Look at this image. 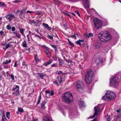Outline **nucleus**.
Here are the masks:
<instances>
[{
  "instance_id": "nucleus-1",
  "label": "nucleus",
  "mask_w": 121,
  "mask_h": 121,
  "mask_svg": "<svg viewBox=\"0 0 121 121\" xmlns=\"http://www.w3.org/2000/svg\"><path fill=\"white\" fill-rule=\"evenodd\" d=\"M63 100L69 104L71 103L73 101V97L72 94L69 92H65L62 95Z\"/></svg>"
},
{
  "instance_id": "nucleus-2",
  "label": "nucleus",
  "mask_w": 121,
  "mask_h": 121,
  "mask_svg": "<svg viewBox=\"0 0 121 121\" xmlns=\"http://www.w3.org/2000/svg\"><path fill=\"white\" fill-rule=\"evenodd\" d=\"M116 97V95L114 92L108 91L103 97L102 99L104 100L109 101L115 98Z\"/></svg>"
},
{
  "instance_id": "nucleus-3",
  "label": "nucleus",
  "mask_w": 121,
  "mask_h": 121,
  "mask_svg": "<svg viewBox=\"0 0 121 121\" xmlns=\"http://www.w3.org/2000/svg\"><path fill=\"white\" fill-rule=\"evenodd\" d=\"M93 72L91 70H88L85 76V80L88 83L91 82L93 80Z\"/></svg>"
},
{
  "instance_id": "nucleus-4",
  "label": "nucleus",
  "mask_w": 121,
  "mask_h": 121,
  "mask_svg": "<svg viewBox=\"0 0 121 121\" xmlns=\"http://www.w3.org/2000/svg\"><path fill=\"white\" fill-rule=\"evenodd\" d=\"M119 82L118 77L116 76H113L110 79L109 84L110 86H114L117 85Z\"/></svg>"
},
{
  "instance_id": "nucleus-5",
  "label": "nucleus",
  "mask_w": 121,
  "mask_h": 121,
  "mask_svg": "<svg viewBox=\"0 0 121 121\" xmlns=\"http://www.w3.org/2000/svg\"><path fill=\"white\" fill-rule=\"evenodd\" d=\"M94 27L97 29H100L102 26L101 21L96 18L94 19Z\"/></svg>"
},
{
  "instance_id": "nucleus-6",
  "label": "nucleus",
  "mask_w": 121,
  "mask_h": 121,
  "mask_svg": "<svg viewBox=\"0 0 121 121\" xmlns=\"http://www.w3.org/2000/svg\"><path fill=\"white\" fill-rule=\"evenodd\" d=\"M104 43H107L112 39V37L109 32L107 31H104Z\"/></svg>"
},
{
  "instance_id": "nucleus-7",
  "label": "nucleus",
  "mask_w": 121,
  "mask_h": 121,
  "mask_svg": "<svg viewBox=\"0 0 121 121\" xmlns=\"http://www.w3.org/2000/svg\"><path fill=\"white\" fill-rule=\"evenodd\" d=\"M76 87L77 90L79 92L82 93L83 92V84L82 82L79 81L77 82L76 83Z\"/></svg>"
},
{
  "instance_id": "nucleus-8",
  "label": "nucleus",
  "mask_w": 121,
  "mask_h": 121,
  "mask_svg": "<svg viewBox=\"0 0 121 121\" xmlns=\"http://www.w3.org/2000/svg\"><path fill=\"white\" fill-rule=\"evenodd\" d=\"M104 31H101L98 34V38L100 41L103 43H104Z\"/></svg>"
},
{
  "instance_id": "nucleus-9",
  "label": "nucleus",
  "mask_w": 121,
  "mask_h": 121,
  "mask_svg": "<svg viewBox=\"0 0 121 121\" xmlns=\"http://www.w3.org/2000/svg\"><path fill=\"white\" fill-rule=\"evenodd\" d=\"M94 109L95 112L94 114V115L92 116H90V118H94L98 114V112L100 109V108L98 107H94Z\"/></svg>"
},
{
  "instance_id": "nucleus-10",
  "label": "nucleus",
  "mask_w": 121,
  "mask_h": 121,
  "mask_svg": "<svg viewBox=\"0 0 121 121\" xmlns=\"http://www.w3.org/2000/svg\"><path fill=\"white\" fill-rule=\"evenodd\" d=\"M12 90L14 91L13 94L14 96H17L19 94V86H17L15 88H13Z\"/></svg>"
},
{
  "instance_id": "nucleus-11",
  "label": "nucleus",
  "mask_w": 121,
  "mask_h": 121,
  "mask_svg": "<svg viewBox=\"0 0 121 121\" xmlns=\"http://www.w3.org/2000/svg\"><path fill=\"white\" fill-rule=\"evenodd\" d=\"M6 17L7 20L9 21H11L12 19L15 17V16L14 14L9 13L6 15Z\"/></svg>"
},
{
  "instance_id": "nucleus-12",
  "label": "nucleus",
  "mask_w": 121,
  "mask_h": 121,
  "mask_svg": "<svg viewBox=\"0 0 121 121\" xmlns=\"http://www.w3.org/2000/svg\"><path fill=\"white\" fill-rule=\"evenodd\" d=\"M42 46L43 48L44 51L46 55L48 56H49L50 55V52L48 48L45 45H43Z\"/></svg>"
},
{
  "instance_id": "nucleus-13",
  "label": "nucleus",
  "mask_w": 121,
  "mask_h": 121,
  "mask_svg": "<svg viewBox=\"0 0 121 121\" xmlns=\"http://www.w3.org/2000/svg\"><path fill=\"white\" fill-rule=\"evenodd\" d=\"M75 114V112H74L73 111L70 112L69 114V118L70 119H71L72 118H75L76 117H77V116Z\"/></svg>"
},
{
  "instance_id": "nucleus-14",
  "label": "nucleus",
  "mask_w": 121,
  "mask_h": 121,
  "mask_svg": "<svg viewBox=\"0 0 121 121\" xmlns=\"http://www.w3.org/2000/svg\"><path fill=\"white\" fill-rule=\"evenodd\" d=\"M83 0V3H84V4H83L84 7L86 9L89 8L90 6L88 0Z\"/></svg>"
},
{
  "instance_id": "nucleus-15",
  "label": "nucleus",
  "mask_w": 121,
  "mask_h": 121,
  "mask_svg": "<svg viewBox=\"0 0 121 121\" xmlns=\"http://www.w3.org/2000/svg\"><path fill=\"white\" fill-rule=\"evenodd\" d=\"M0 112H1V113H0V115H3L2 116L1 121H6L7 119L5 118V116L4 114V111L2 110H0Z\"/></svg>"
},
{
  "instance_id": "nucleus-16",
  "label": "nucleus",
  "mask_w": 121,
  "mask_h": 121,
  "mask_svg": "<svg viewBox=\"0 0 121 121\" xmlns=\"http://www.w3.org/2000/svg\"><path fill=\"white\" fill-rule=\"evenodd\" d=\"M17 13L19 14V17L22 18H23V11L22 10L18 9L17 11Z\"/></svg>"
},
{
  "instance_id": "nucleus-17",
  "label": "nucleus",
  "mask_w": 121,
  "mask_h": 121,
  "mask_svg": "<svg viewBox=\"0 0 121 121\" xmlns=\"http://www.w3.org/2000/svg\"><path fill=\"white\" fill-rule=\"evenodd\" d=\"M43 25L44 27L48 30H50L51 29V28L49 27L48 25L47 24L43 23Z\"/></svg>"
},
{
  "instance_id": "nucleus-18",
  "label": "nucleus",
  "mask_w": 121,
  "mask_h": 121,
  "mask_svg": "<svg viewBox=\"0 0 121 121\" xmlns=\"http://www.w3.org/2000/svg\"><path fill=\"white\" fill-rule=\"evenodd\" d=\"M78 104L79 106L80 107H82L84 106V103L83 101H82V99H80L78 102Z\"/></svg>"
},
{
  "instance_id": "nucleus-19",
  "label": "nucleus",
  "mask_w": 121,
  "mask_h": 121,
  "mask_svg": "<svg viewBox=\"0 0 121 121\" xmlns=\"http://www.w3.org/2000/svg\"><path fill=\"white\" fill-rule=\"evenodd\" d=\"M101 45L100 43L97 42L95 43V48L97 49H98L100 47Z\"/></svg>"
},
{
  "instance_id": "nucleus-20",
  "label": "nucleus",
  "mask_w": 121,
  "mask_h": 121,
  "mask_svg": "<svg viewBox=\"0 0 121 121\" xmlns=\"http://www.w3.org/2000/svg\"><path fill=\"white\" fill-rule=\"evenodd\" d=\"M58 60L59 61V65L60 66H61L62 65L63 63V60L60 58H58Z\"/></svg>"
},
{
  "instance_id": "nucleus-21",
  "label": "nucleus",
  "mask_w": 121,
  "mask_h": 121,
  "mask_svg": "<svg viewBox=\"0 0 121 121\" xmlns=\"http://www.w3.org/2000/svg\"><path fill=\"white\" fill-rule=\"evenodd\" d=\"M93 34L92 33H90L86 34V38H89L90 37L92 36Z\"/></svg>"
},
{
  "instance_id": "nucleus-22",
  "label": "nucleus",
  "mask_w": 121,
  "mask_h": 121,
  "mask_svg": "<svg viewBox=\"0 0 121 121\" xmlns=\"http://www.w3.org/2000/svg\"><path fill=\"white\" fill-rule=\"evenodd\" d=\"M84 41V40H78L77 41L76 43L77 44H78L79 45H81V42H83Z\"/></svg>"
},
{
  "instance_id": "nucleus-23",
  "label": "nucleus",
  "mask_w": 121,
  "mask_h": 121,
  "mask_svg": "<svg viewBox=\"0 0 121 121\" xmlns=\"http://www.w3.org/2000/svg\"><path fill=\"white\" fill-rule=\"evenodd\" d=\"M38 76L41 79H43V78L44 75L42 73H37Z\"/></svg>"
},
{
  "instance_id": "nucleus-24",
  "label": "nucleus",
  "mask_w": 121,
  "mask_h": 121,
  "mask_svg": "<svg viewBox=\"0 0 121 121\" xmlns=\"http://www.w3.org/2000/svg\"><path fill=\"white\" fill-rule=\"evenodd\" d=\"M57 80L58 83L59 84H60L62 82V78L61 77H57Z\"/></svg>"
},
{
  "instance_id": "nucleus-25",
  "label": "nucleus",
  "mask_w": 121,
  "mask_h": 121,
  "mask_svg": "<svg viewBox=\"0 0 121 121\" xmlns=\"http://www.w3.org/2000/svg\"><path fill=\"white\" fill-rule=\"evenodd\" d=\"M41 99V94L39 95V96L38 98V102L37 103V105H38L40 103Z\"/></svg>"
},
{
  "instance_id": "nucleus-26",
  "label": "nucleus",
  "mask_w": 121,
  "mask_h": 121,
  "mask_svg": "<svg viewBox=\"0 0 121 121\" xmlns=\"http://www.w3.org/2000/svg\"><path fill=\"white\" fill-rule=\"evenodd\" d=\"M52 61V60L51 59H50L49 61H48L47 63L46 64H44V65L45 66H47L48 65H49L51 63V62Z\"/></svg>"
},
{
  "instance_id": "nucleus-27",
  "label": "nucleus",
  "mask_w": 121,
  "mask_h": 121,
  "mask_svg": "<svg viewBox=\"0 0 121 121\" xmlns=\"http://www.w3.org/2000/svg\"><path fill=\"white\" fill-rule=\"evenodd\" d=\"M11 62V60H6L5 62H3V64H7L9 63H10Z\"/></svg>"
},
{
  "instance_id": "nucleus-28",
  "label": "nucleus",
  "mask_w": 121,
  "mask_h": 121,
  "mask_svg": "<svg viewBox=\"0 0 121 121\" xmlns=\"http://www.w3.org/2000/svg\"><path fill=\"white\" fill-rule=\"evenodd\" d=\"M101 59L98 58L96 59L95 61V62L97 63V64H98L100 62H101Z\"/></svg>"
},
{
  "instance_id": "nucleus-29",
  "label": "nucleus",
  "mask_w": 121,
  "mask_h": 121,
  "mask_svg": "<svg viewBox=\"0 0 121 121\" xmlns=\"http://www.w3.org/2000/svg\"><path fill=\"white\" fill-rule=\"evenodd\" d=\"M50 45L55 49L56 52L57 49L56 46L53 44H51Z\"/></svg>"
},
{
  "instance_id": "nucleus-30",
  "label": "nucleus",
  "mask_w": 121,
  "mask_h": 121,
  "mask_svg": "<svg viewBox=\"0 0 121 121\" xmlns=\"http://www.w3.org/2000/svg\"><path fill=\"white\" fill-rule=\"evenodd\" d=\"M19 65V64L18 63L17 61H15L14 64L13 66L14 67H16Z\"/></svg>"
},
{
  "instance_id": "nucleus-31",
  "label": "nucleus",
  "mask_w": 121,
  "mask_h": 121,
  "mask_svg": "<svg viewBox=\"0 0 121 121\" xmlns=\"http://www.w3.org/2000/svg\"><path fill=\"white\" fill-rule=\"evenodd\" d=\"M10 113L9 112H7L6 114V116L9 119H10Z\"/></svg>"
},
{
  "instance_id": "nucleus-32",
  "label": "nucleus",
  "mask_w": 121,
  "mask_h": 121,
  "mask_svg": "<svg viewBox=\"0 0 121 121\" xmlns=\"http://www.w3.org/2000/svg\"><path fill=\"white\" fill-rule=\"evenodd\" d=\"M50 118L48 117H46L43 119V121H50Z\"/></svg>"
},
{
  "instance_id": "nucleus-33",
  "label": "nucleus",
  "mask_w": 121,
  "mask_h": 121,
  "mask_svg": "<svg viewBox=\"0 0 121 121\" xmlns=\"http://www.w3.org/2000/svg\"><path fill=\"white\" fill-rule=\"evenodd\" d=\"M68 41L69 42L68 44L69 45H70L72 47L74 45H73V43H71V42L70 41L69 39H68Z\"/></svg>"
},
{
  "instance_id": "nucleus-34",
  "label": "nucleus",
  "mask_w": 121,
  "mask_h": 121,
  "mask_svg": "<svg viewBox=\"0 0 121 121\" xmlns=\"http://www.w3.org/2000/svg\"><path fill=\"white\" fill-rule=\"evenodd\" d=\"M54 91L53 90L52 91H50L49 95L52 96L54 95Z\"/></svg>"
},
{
  "instance_id": "nucleus-35",
  "label": "nucleus",
  "mask_w": 121,
  "mask_h": 121,
  "mask_svg": "<svg viewBox=\"0 0 121 121\" xmlns=\"http://www.w3.org/2000/svg\"><path fill=\"white\" fill-rule=\"evenodd\" d=\"M18 111L19 112H23V109L22 108H18Z\"/></svg>"
},
{
  "instance_id": "nucleus-36",
  "label": "nucleus",
  "mask_w": 121,
  "mask_h": 121,
  "mask_svg": "<svg viewBox=\"0 0 121 121\" xmlns=\"http://www.w3.org/2000/svg\"><path fill=\"white\" fill-rule=\"evenodd\" d=\"M23 47L25 48H27V44H26L25 41H24L23 42Z\"/></svg>"
},
{
  "instance_id": "nucleus-37",
  "label": "nucleus",
  "mask_w": 121,
  "mask_h": 121,
  "mask_svg": "<svg viewBox=\"0 0 121 121\" xmlns=\"http://www.w3.org/2000/svg\"><path fill=\"white\" fill-rule=\"evenodd\" d=\"M62 112L64 116H65L66 114V111L65 110H63V111H62Z\"/></svg>"
},
{
  "instance_id": "nucleus-38",
  "label": "nucleus",
  "mask_w": 121,
  "mask_h": 121,
  "mask_svg": "<svg viewBox=\"0 0 121 121\" xmlns=\"http://www.w3.org/2000/svg\"><path fill=\"white\" fill-rule=\"evenodd\" d=\"M66 61L68 63H72L73 62V61L72 60H66Z\"/></svg>"
},
{
  "instance_id": "nucleus-39",
  "label": "nucleus",
  "mask_w": 121,
  "mask_h": 121,
  "mask_svg": "<svg viewBox=\"0 0 121 121\" xmlns=\"http://www.w3.org/2000/svg\"><path fill=\"white\" fill-rule=\"evenodd\" d=\"M75 12L76 14L77 15L79 16H80V14L78 11H75Z\"/></svg>"
},
{
  "instance_id": "nucleus-40",
  "label": "nucleus",
  "mask_w": 121,
  "mask_h": 121,
  "mask_svg": "<svg viewBox=\"0 0 121 121\" xmlns=\"http://www.w3.org/2000/svg\"><path fill=\"white\" fill-rule=\"evenodd\" d=\"M24 63H25V62H23V66L25 65V67L24 68L26 69V70H27V66H26V65H25V64Z\"/></svg>"
},
{
  "instance_id": "nucleus-41",
  "label": "nucleus",
  "mask_w": 121,
  "mask_h": 121,
  "mask_svg": "<svg viewBox=\"0 0 121 121\" xmlns=\"http://www.w3.org/2000/svg\"><path fill=\"white\" fill-rule=\"evenodd\" d=\"M0 4L2 5L4 7L6 6L5 4L4 3L2 2H1L0 3Z\"/></svg>"
},
{
  "instance_id": "nucleus-42",
  "label": "nucleus",
  "mask_w": 121,
  "mask_h": 121,
  "mask_svg": "<svg viewBox=\"0 0 121 121\" xmlns=\"http://www.w3.org/2000/svg\"><path fill=\"white\" fill-rule=\"evenodd\" d=\"M48 37L49 39H53V37L52 36L49 35H48Z\"/></svg>"
},
{
  "instance_id": "nucleus-43",
  "label": "nucleus",
  "mask_w": 121,
  "mask_h": 121,
  "mask_svg": "<svg viewBox=\"0 0 121 121\" xmlns=\"http://www.w3.org/2000/svg\"><path fill=\"white\" fill-rule=\"evenodd\" d=\"M10 76L11 78L13 80L14 79V75L12 74H11V75Z\"/></svg>"
},
{
  "instance_id": "nucleus-44",
  "label": "nucleus",
  "mask_w": 121,
  "mask_h": 121,
  "mask_svg": "<svg viewBox=\"0 0 121 121\" xmlns=\"http://www.w3.org/2000/svg\"><path fill=\"white\" fill-rule=\"evenodd\" d=\"M58 83H59L57 81H55L54 82V83L56 85H58Z\"/></svg>"
},
{
  "instance_id": "nucleus-45",
  "label": "nucleus",
  "mask_w": 121,
  "mask_h": 121,
  "mask_svg": "<svg viewBox=\"0 0 121 121\" xmlns=\"http://www.w3.org/2000/svg\"><path fill=\"white\" fill-rule=\"evenodd\" d=\"M7 29L9 30H10L11 29V27L9 25H8L7 26Z\"/></svg>"
},
{
  "instance_id": "nucleus-46",
  "label": "nucleus",
  "mask_w": 121,
  "mask_h": 121,
  "mask_svg": "<svg viewBox=\"0 0 121 121\" xmlns=\"http://www.w3.org/2000/svg\"><path fill=\"white\" fill-rule=\"evenodd\" d=\"M58 74L59 75H61L62 73V72L61 71H60L58 72Z\"/></svg>"
},
{
  "instance_id": "nucleus-47",
  "label": "nucleus",
  "mask_w": 121,
  "mask_h": 121,
  "mask_svg": "<svg viewBox=\"0 0 121 121\" xmlns=\"http://www.w3.org/2000/svg\"><path fill=\"white\" fill-rule=\"evenodd\" d=\"M10 46V45L9 43H8L6 46L5 48L6 49L8 48Z\"/></svg>"
},
{
  "instance_id": "nucleus-48",
  "label": "nucleus",
  "mask_w": 121,
  "mask_h": 121,
  "mask_svg": "<svg viewBox=\"0 0 121 121\" xmlns=\"http://www.w3.org/2000/svg\"><path fill=\"white\" fill-rule=\"evenodd\" d=\"M4 31H0V35H3V34H4Z\"/></svg>"
},
{
  "instance_id": "nucleus-49",
  "label": "nucleus",
  "mask_w": 121,
  "mask_h": 121,
  "mask_svg": "<svg viewBox=\"0 0 121 121\" xmlns=\"http://www.w3.org/2000/svg\"><path fill=\"white\" fill-rule=\"evenodd\" d=\"M41 108H43L44 107V105H43L42 104H41Z\"/></svg>"
},
{
  "instance_id": "nucleus-50",
  "label": "nucleus",
  "mask_w": 121,
  "mask_h": 121,
  "mask_svg": "<svg viewBox=\"0 0 121 121\" xmlns=\"http://www.w3.org/2000/svg\"><path fill=\"white\" fill-rule=\"evenodd\" d=\"M20 2V1L19 0H16L14 1H13V2L14 3H16L17 2Z\"/></svg>"
},
{
  "instance_id": "nucleus-51",
  "label": "nucleus",
  "mask_w": 121,
  "mask_h": 121,
  "mask_svg": "<svg viewBox=\"0 0 121 121\" xmlns=\"http://www.w3.org/2000/svg\"><path fill=\"white\" fill-rule=\"evenodd\" d=\"M71 37L72 38H74L75 39H76V36L75 35H72L71 36Z\"/></svg>"
},
{
  "instance_id": "nucleus-52",
  "label": "nucleus",
  "mask_w": 121,
  "mask_h": 121,
  "mask_svg": "<svg viewBox=\"0 0 121 121\" xmlns=\"http://www.w3.org/2000/svg\"><path fill=\"white\" fill-rule=\"evenodd\" d=\"M50 91H48V90H46L45 91L46 93L48 94L49 95V94L50 93Z\"/></svg>"
},
{
  "instance_id": "nucleus-53",
  "label": "nucleus",
  "mask_w": 121,
  "mask_h": 121,
  "mask_svg": "<svg viewBox=\"0 0 121 121\" xmlns=\"http://www.w3.org/2000/svg\"><path fill=\"white\" fill-rule=\"evenodd\" d=\"M15 30V27H12V31H14Z\"/></svg>"
},
{
  "instance_id": "nucleus-54",
  "label": "nucleus",
  "mask_w": 121,
  "mask_h": 121,
  "mask_svg": "<svg viewBox=\"0 0 121 121\" xmlns=\"http://www.w3.org/2000/svg\"><path fill=\"white\" fill-rule=\"evenodd\" d=\"M46 101H45L44 100L43 101H42L41 104H43V105L45 104H46Z\"/></svg>"
},
{
  "instance_id": "nucleus-55",
  "label": "nucleus",
  "mask_w": 121,
  "mask_h": 121,
  "mask_svg": "<svg viewBox=\"0 0 121 121\" xmlns=\"http://www.w3.org/2000/svg\"><path fill=\"white\" fill-rule=\"evenodd\" d=\"M42 13L41 12H37L36 13V14L37 15H39L41 14Z\"/></svg>"
},
{
  "instance_id": "nucleus-56",
  "label": "nucleus",
  "mask_w": 121,
  "mask_h": 121,
  "mask_svg": "<svg viewBox=\"0 0 121 121\" xmlns=\"http://www.w3.org/2000/svg\"><path fill=\"white\" fill-rule=\"evenodd\" d=\"M35 9H37L39 8L40 7L39 6H38L37 5H36L35 7Z\"/></svg>"
},
{
  "instance_id": "nucleus-57",
  "label": "nucleus",
  "mask_w": 121,
  "mask_h": 121,
  "mask_svg": "<svg viewBox=\"0 0 121 121\" xmlns=\"http://www.w3.org/2000/svg\"><path fill=\"white\" fill-rule=\"evenodd\" d=\"M20 32L22 34H23V29H21L20 30Z\"/></svg>"
},
{
  "instance_id": "nucleus-58",
  "label": "nucleus",
  "mask_w": 121,
  "mask_h": 121,
  "mask_svg": "<svg viewBox=\"0 0 121 121\" xmlns=\"http://www.w3.org/2000/svg\"><path fill=\"white\" fill-rule=\"evenodd\" d=\"M54 34V36L55 37H56L58 38V36H57L56 34V33H55Z\"/></svg>"
},
{
  "instance_id": "nucleus-59",
  "label": "nucleus",
  "mask_w": 121,
  "mask_h": 121,
  "mask_svg": "<svg viewBox=\"0 0 121 121\" xmlns=\"http://www.w3.org/2000/svg\"><path fill=\"white\" fill-rule=\"evenodd\" d=\"M13 33L15 35H16V36H17V34L16 32H13Z\"/></svg>"
},
{
  "instance_id": "nucleus-60",
  "label": "nucleus",
  "mask_w": 121,
  "mask_h": 121,
  "mask_svg": "<svg viewBox=\"0 0 121 121\" xmlns=\"http://www.w3.org/2000/svg\"><path fill=\"white\" fill-rule=\"evenodd\" d=\"M16 36L17 37H18L19 38H20L21 37V35H17V36Z\"/></svg>"
},
{
  "instance_id": "nucleus-61",
  "label": "nucleus",
  "mask_w": 121,
  "mask_h": 121,
  "mask_svg": "<svg viewBox=\"0 0 121 121\" xmlns=\"http://www.w3.org/2000/svg\"><path fill=\"white\" fill-rule=\"evenodd\" d=\"M121 109L120 108H119V109H118L116 111L117 112H120V111Z\"/></svg>"
},
{
  "instance_id": "nucleus-62",
  "label": "nucleus",
  "mask_w": 121,
  "mask_h": 121,
  "mask_svg": "<svg viewBox=\"0 0 121 121\" xmlns=\"http://www.w3.org/2000/svg\"><path fill=\"white\" fill-rule=\"evenodd\" d=\"M110 119L109 117H108V118H107V121H110Z\"/></svg>"
},
{
  "instance_id": "nucleus-63",
  "label": "nucleus",
  "mask_w": 121,
  "mask_h": 121,
  "mask_svg": "<svg viewBox=\"0 0 121 121\" xmlns=\"http://www.w3.org/2000/svg\"><path fill=\"white\" fill-rule=\"evenodd\" d=\"M33 121H39L38 119H34Z\"/></svg>"
},
{
  "instance_id": "nucleus-64",
  "label": "nucleus",
  "mask_w": 121,
  "mask_h": 121,
  "mask_svg": "<svg viewBox=\"0 0 121 121\" xmlns=\"http://www.w3.org/2000/svg\"><path fill=\"white\" fill-rule=\"evenodd\" d=\"M4 67L5 68H8V67L7 66L4 65Z\"/></svg>"
}]
</instances>
